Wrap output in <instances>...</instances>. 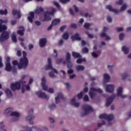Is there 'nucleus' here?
I'll use <instances>...</instances> for the list:
<instances>
[{"label":"nucleus","instance_id":"obj_37","mask_svg":"<svg viewBox=\"0 0 131 131\" xmlns=\"http://www.w3.org/2000/svg\"><path fill=\"white\" fill-rule=\"evenodd\" d=\"M12 111H13V108L8 107L6 110H5V112H4V114H8Z\"/></svg>","mask_w":131,"mask_h":131},{"label":"nucleus","instance_id":"obj_51","mask_svg":"<svg viewBox=\"0 0 131 131\" xmlns=\"http://www.w3.org/2000/svg\"><path fill=\"white\" fill-rule=\"evenodd\" d=\"M19 41H21V42H20V46H21V47H25V45L24 42H23L24 41V38H19Z\"/></svg>","mask_w":131,"mask_h":131},{"label":"nucleus","instance_id":"obj_44","mask_svg":"<svg viewBox=\"0 0 131 131\" xmlns=\"http://www.w3.org/2000/svg\"><path fill=\"white\" fill-rule=\"evenodd\" d=\"M124 35L123 33H120L119 35V39L120 41H122L124 39Z\"/></svg>","mask_w":131,"mask_h":131},{"label":"nucleus","instance_id":"obj_23","mask_svg":"<svg viewBox=\"0 0 131 131\" xmlns=\"http://www.w3.org/2000/svg\"><path fill=\"white\" fill-rule=\"evenodd\" d=\"M60 23V19L59 18H55L52 21L51 24L53 26H55L58 25Z\"/></svg>","mask_w":131,"mask_h":131},{"label":"nucleus","instance_id":"obj_7","mask_svg":"<svg viewBox=\"0 0 131 131\" xmlns=\"http://www.w3.org/2000/svg\"><path fill=\"white\" fill-rule=\"evenodd\" d=\"M10 88L11 90L13 92L16 90H19L21 89V84L20 82H16L14 83H12L10 85Z\"/></svg>","mask_w":131,"mask_h":131},{"label":"nucleus","instance_id":"obj_12","mask_svg":"<svg viewBox=\"0 0 131 131\" xmlns=\"http://www.w3.org/2000/svg\"><path fill=\"white\" fill-rule=\"evenodd\" d=\"M117 97H120L121 98L124 99L126 98V95H124L122 94L123 93V88L122 87H119L117 89Z\"/></svg>","mask_w":131,"mask_h":131},{"label":"nucleus","instance_id":"obj_53","mask_svg":"<svg viewBox=\"0 0 131 131\" xmlns=\"http://www.w3.org/2000/svg\"><path fill=\"white\" fill-rule=\"evenodd\" d=\"M49 76L50 77L54 78L55 77V75L52 72H50L49 73Z\"/></svg>","mask_w":131,"mask_h":131},{"label":"nucleus","instance_id":"obj_45","mask_svg":"<svg viewBox=\"0 0 131 131\" xmlns=\"http://www.w3.org/2000/svg\"><path fill=\"white\" fill-rule=\"evenodd\" d=\"M105 121L104 120H102L101 123H98L97 124V126L98 127H100L101 126H102V125H105Z\"/></svg>","mask_w":131,"mask_h":131},{"label":"nucleus","instance_id":"obj_6","mask_svg":"<svg viewBox=\"0 0 131 131\" xmlns=\"http://www.w3.org/2000/svg\"><path fill=\"white\" fill-rule=\"evenodd\" d=\"M48 65L46 66L45 67V70H48L51 69L53 71L54 73L58 74V72L57 71V70L52 67V60L50 58H48Z\"/></svg>","mask_w":131,"mask_h":131},{"label":"nucleus","instance_id":"obj_43","mask_svg":"<svg viewBox=\"0 0 131 131\" xmlns=\"http://www.w3.org/2000/svg\"><path fill=\"white\" fill-rule=\"evenodd\" d=\"M83 101L88 102L89 101V98L88 95H85L83 97Z\"/></svg>","mask_w":131,"mask_h":131},{"label":"nucleus","instance_id":"obj_39","mask_svg":"<svg viewBox=\"0 0 131 131\" xmlns=\"http://www.w3.org/2000/svg\"><path fill=\"white\" fill-rule=\"evenodd\" d=\"M8 11L7 9L4 10V11L2 10H0V15H7Z\"/></svg>","mask_w":131,"mask_h":131},{"label":"nucleus","instance_id":"obj_24","mask_svg":"<svg viewBox=\"0 0 131 131\" xmlns=\"http://www.w3.org/2000/svg\"><path fill=\"white\" fill-rule=\"evenodd\" d=\"M35 118V117L34 116H29L26 118V120L27 121H30V124H33V122L31 121L32 120H34Z\"/></svg>","mask_w":131,"mask_h":131},{"label":"nucleus","instance_id":"obj_14","mask_svg":"<svg viewBox=\"0 0 131 131\" xmlns=\"http://www.w3.org/2000/svg\"><path fill=\"white\" fill-rule=\"evenodd\" d=\"M10 116L14 117L13 118V121H17L19 119V113L17 112H11Z\"/></svg>","mask_w":131,"mask_h":131},{"label":"nucleus","instance_id":"obj_36","mask_svg":"<svg viewBox=\"0 0 131 131\" xmlns=\"http://www.w3.org/2000/svg\"><path fill=\"white\" fill-rule=\"evenodd\" d=\"M83 27L84 28H85V29L89 30L90 29V27H91V25L89 23H84V25H83Z\"/></svg>","mask_w":131,"mask_h":131},{"label":"nucleus","instance_id":"obj_4","mask_svg":"<svg viewBox=\"0 0 131 131\" xmlns=\"http://www.w3.org/2000/svg\"><path fill=\"white\" fill-rule=\"evenodd\" d=\"M82 109H83L84 113L81 114V117L86 116L88 114L93 112V108L91 105L88 104L83 105Z\"/></svg>","mask_w":131,"mask_h":131},{"label":"nucleus","instance_id":"obj_42","mask_svg":"<svg viewBox=\"0 0 131 131\" xmlns=\"http://www.w3.org/2000/svg\"><path fill=\"white\" fill-rule=\"evenodd\" d=\"M49 108H50V110H54L56 108V104L53 103L49 106Z\"/></svg>","mask_w":131,"mask_h":131},{"label":"nucleus","instance_id":"obj_19","mask_svg":"<svg viewBox=\"0 0 131 131\" xmlns=\"http://www.w3.org/2000/svg\"><path fill=\"white\" fill-rule=\"evenodd\" d=\"M71 104L74 106L75 107H78L80 105V103L76 102L75 98H73L71 100Z\"/></svg>","mask_w":131,"mask_h":131},{"label":"nucleus","instance_id":"obj_55","mask_svg":"<svg viewBox=\"0 0 131 131\" xmlns=\"http://www.w3.org/2000/svg\"><path fill=\"white\" fill-rule=\"evenodd\" d=\"M60 3L61 4H67V3H69L70 0H59Z\"/></svg>","mask_w":131,"mask_h":131},{"label":"nucleus","instance_id":"obj_49","mask_svg":"<svg viewBox=\"0 0 131 131\" xmlns=\"http://www.w3.org/2000/svg\"><path fill=\"white\" fill-rule=\"evenodd\" d=\"M64 85L66 86L67 89L69 91L71 88V86L70 85V83L69 82H66L64 83Z\"/></svg>","mask_w":131,"mask_h":131},{"label":"nucleus","instance_id":"obj_33","mask_svg":"<svg viewBox=\"0 0 131 131\" xmlns=\"http://www.w3.org/2000/svg\"><path fill=\"white\" fill-rule=\"evenodd\" d=\"M43 9L41 7L38 8L36 9V10H35V13L36 14H40L41 12H43Z\"/></svg>","mask_w":131,"mask_h":131},{"label":"nucleus","instance_id":"obj_59","mask_svg":"<svg viewBox=\"0 0 131 131\" xmlns=\"http://www.w3.org/2000/svg\"><path fill=\"white\" fill-rule=\"evenodd\" d=\"M48 92L50 93V94H53L54 93V90L53 88H49L47 90Z\"/></svg>","mask_w":131,"mask_h":131},{"label":"nucleus","instance_id":"obj_16","mask_svg":"<svg viewBox=\"0 0 131 131\" xmlns=\"http://www.w3.org/2000/svg\"><path fill=\"white\" fill-rule=\"evenodd\" d=\"M47 43V40L46 38H43L39 40V45L40 48L44 47Z\"/></svg>","mask_w":131,"mask_h":131},{"label":"nucleus","instance_id":"obj_35","mask_svg":"<svg viewBox=\"0 0 131 131\" xmlns=\"http://www.w3.org/2000/svg\"><path fill=\"white\" fill-rule=\"evenodd\" d=\"M6 23L5 21H4L2 19H0V26L2 27H5V29L2 30V31H6L7 29V27L6 25H2L3 24Z\"/></svg>","mask_w":131,"mask_h":131},{"label":"nucleus","instance_id":"obj_61","mask_svg":"<svg viewBox=\"0 0 131 131\" xmlns=\"http://www.w3.org/2000/svg\"><path fill=\"white\" fill-rule=\"evenodd\" d=\"M92 56L93 58H95L98 57V55L95 52H92Z\"/></svg>","mask_w":131,"mask_h":131},{"label":"nucleus","instance_id":"obj_2","mask_svg":"<svg viewBox=\"0 0 131 131\" xmlns=\"http://www.w3.org/2000/svg\"><path fill=\"white\" fill-rule=\"evenodd\" d=\"M127 8V5L126 4H123L119 10L113 9L111 5H107L106 6V10H108L110 12H113L115 14H119L120 12H124L125 10H126Z\"/></svg>","mask_w":131,"mask_h":131},{"label":"nucleus","instance_id":"obj_54","mask_svg":"<svg viewBox=\"0 0 131 131\" xmlns=\"http://www.w3.org/2000/svg\"><path fill=\"white\" fill-rule=\"evenodd\" d=\"M70 28L71 29H77V25L75 24H72L70 25Z\"/></svg>","mask_w":131,"mask_h":131},{"label":"nucleus","instance_id":"obj_57","mask_svg":"<svg viewBox=\"0 0 131 131\" xmlns=\"http://www.w3.org/2000/svg\"><path fill=\"white\" fill-rule=\"evenodd\" d=\"M116 30H117V32H121L123 31V28L122 27H117Z\"/></svg>","mask_w":131,"mask_h":131},{"label":"nucleus","instance_id":"obj_50","mask_svg":"<svg viewBox=\"0 0 131 131\" xmlns=\"http://www.w3.org/2000/svg\"><path fill=\"white\" fill-rule=\"evenodd\" d=\"M41 85L46 84V79L45 77H42L41 79Z\"/></svg>","mask_w":131,"mask_h":131},{"label":"nucleus","instance_id":"obj_41","mask_svg":"<svg viewBox=\"0 0 131 131\" xmlns=\"http://www.w3.org/2000/svg\"><path fill=\"white\" fill-rule=\"evenodd\" d=\"M85 34L88 35L89 38H90L91 39L94 38V36L92 34H90L89 31H85Z\"/></svg>","mask_w":131,"mask_h":131},{"label":"nucleus","instance_id":"obj_32","mask_svg":"<svg viewBox=\"0 0 131 131\" xmlns=\"http://www.w3.org/2000/svg\"><path fill=\"white\" fill-rule=\"evenodd\" d=\"M11 39L12 40V41L13 42H17L16 34L14 32H13V33H12V35H11Z\"/></svg>","mask_w":131,"mask_h":131},{"label":"nucleus","instance_id":"obj_10","mask_svg":"<svg viewBox=\"0 0 131 131\" xmlns=\"http://www.w3.org/2000/svg\"><path fill=\"white\" fill-rule=\"evenodd\" d=\"M36 95L38 96V97L46 99V100H49V96H47L45 93L41 92V91H37L36 92Z\"/></svg>","mask_w":131,"mask_h":131},{"label":"nucleus","instance_id":"obj_28","mask_svg":"<svg viewBox=\"0 0 131 131\" xmlns=\"http://www.w3.org/2000/svg\"><path fill=\"white\" fill-rule=\"evenodd\" d=\"M71 56L69 52H67L66 56V61L67 63H70L71 61Z\"/></svg>","mask_w":131,"mask_h":131},{"label":"nucleus","instance_id":"obj_5","mask_svg":"<svg viewBox=\"0 0 131 131\" xmlns=\"http://www.w3.org/2000/svg\"><path fill=\"white\" fill-rule=\"evenodd\" d=\"M99 118L100 119H104L105 120H106V121H107L108 122V125H111L112 124L111 123V121L113 120L114 118V116L113 114H109V115H107L106 114H100L99 116Z\"/></svg>","mask_w":131,"mask_h":131},{"label":"nucleus","instance_id":"obj_52","mask_svg":"<svg viewBox=\"0 0 131 131\" xmlns=\"http://www.w3.org/2000/svg\"><path fill=\"white\" fill-rule=\"evenodd\" d=\"M63 60V59L62 58H59V59H57L56 60V64H60Z\"/></svg>","mask_w":131,"mask_h":131},{"label":"nucleus","instance_id":"obj_48","mask_svg":"<svg viewBox=\"0 0 131 131\" xmlns=\"http://www.w3.org/2000/svg\"><path fill=\"white\" fill-rule=\"evenodd\" d=\"M42 89L45 91H48V86L46 85V84H41Z\"/></svg>","mask_w":131,"mask_h":131},{"label":"nucleus","instance_id":"obj_25","mask_svg":"<svg viewBox=\"0 0 131 131\" xmlns=\"http://www.w3.org/2000/svg\"><path fill=\"white\" fill-rule=\"evenodd\" d=\"M91 91H95V92H97V93H98L99 94H102L103 93L102 90L101 89H99V88L96 89L95 88L92 87V88H91Z\"/></svg>","mask_w":131,"mask_h":131},{"label":"nucleus","instance_id":"obj_26","mask_svg":"<svg viewBox=\"0 0 131 131\" xmlns=\"http://www.w3.org/2000/svg\"><path fill=\"white\" fill-rule=\"evenodd\" d=\"M121 50L125 55H127L129 53V49L128 48H127L126 46H123L122 47Z\"/></svg>","mask_w":131,"mask_h":131},{"label":"nucleus","instance_id":"obj_13","mask_svg":"<svg viewBox=\"0 0 131 131\" xmlns=\"http://www.w3.org/2000/svg\"><path fill=\"white\" fill-rule=\"evenodd\" d=\"M60 99H64V96L62 93L59 92L57 93V97L55 98V103L56 104H58L60 102Z\"/></svg>","mask_w":131,"mask_h":131},{"label":"nucleus","instance_id":"obj_3","mask_svg":"<svg viewBox=\"0 0 131 131\" xmlns=\"http://www.w3.org/2000/svg\"><path fill=\"white\" fill-rule=\"evenodd\" d=\"M56 12L55 8H52L51 12L49 11H45L44 12V19L42 21H48L52 19V16H53Z\"/></svg>","mask_w":131,"mask_h":131},{"label":"nucleus","instance_id":"obj_34","mask_svg":"<svg viewBox=\"0 0 131 131\" xmlns=\"http://www.w3.org/2000/svg\"><path fill=\"white\" fill-rule=\"evenodd\" d=\"M5 93H6V95H7V96L10 97H12V93L9 89H6V91H5Z\"/></svg>","mask_w":131,"mask_h":131},{"label":"nucleus","instance_id":"obj_20","mask_svg":"<svg viewBox=\"0 0 131 131\" xmlns=\"http://www.w3.org/2000/svg\"><path fill=\"white\" fill-rule=\"evenodd\" d=\"M19 29H21V30H17V34L19 35L20 36H24V31H25L24 27L23 26H20L19 27Z\"/></svg>","mask_w":131,"mask_h":131},{"label":"nucleus","instance_id":"obj_15","mask_svg":"<svg viewBox=\"0 0 131 131\" xmlns=\"http://www.w3.org/2000/svg\"><path fill=\"white\" fill-rule=\"evenodd\" d=\"M71 38L72 41L75 40L80 41L81 40V38L79 36L78 33H76L74 35L72 36Z\"/></svg>","mask_w":131,"mask_h":131},{"label":"nucleus","instance_id":"obj_56","mask_svg":"<svg viewBox=\"0 0 131 131\" xmlns=\"http://www.w3.org/2000/svg\"><path fill=\"white\" fill-rule=\"evenodd\" d=\"M123 3V0H118L116 2V5H119V6H121Z\"/></svg>","mask_w":131,"mask_h":131},{"label":"nucleus","instance_id":"obj_21","mask_svg":"<svg viewBox=\"0 0 131 131\" xmlns=\"http://www.w3.org/2000/svg\"><path fill=\"white\" fill-rule=\"evenodd\" d=\"M12 66L10 62H6V67H5V71L9 72L12 71Z\"/></svg>","mask_w":131,"mask_h":131},{"label":"nucleus","instance_id":"obj_30","mask_svg":"<svg viewBox=\"0 0 131 131\" xmlns=\"http://www.w3.org/2000/svg\"><path fill=\"white\" fill-rule=\"evenodd\" d=\"M62 38L64 40H68L69 38V34L68 32H64L62 35Z\"/></svg>","mask_w":131,"mask_h":131},{"label":"nucleus","instance_id":"obj_31","mask_svg":"<svg viewBox=\"0 0 131 131\" xmlns=\"http://www.w3.org/2000/svg\"><path fill=\"white\" fill-rule=\"evenodd\" d=\"M94 92L95 91L90 90L89 92V96L91 99H94L96 95V93H95Z\"/></svg>","mask_w":131,"mask_h":131},{"label":"nucleus","instance_id":"obj_62","mask_svg":"<svg viewBox=\"0 0 131 131\" xmlns=\"http://www.w3.org/2000/svg\"><path fill=\"white\" fill-rule=\"evenodd\" d=\"M82 52L84 53H89V49L87 48H84L82 49Z\"/></svg>","mask_w":131,"mask_h":131},{"label":"nucleus","instance_id":"obj_64","mask_svg":"<svg viewBox=\"0 0 131 131\" xmlns=\"http://www.w3.org/2000/svg\"><path fill=\"white\" fill-rule=\"evenodd\" d=\"M54 5L56 6V8L58 9H59L60 8V6L58 3L57 2H54Z\"/></svg>","mask_w":131,"mask_h":131},{"label":"nucleus","instance_id":"obj_58","mask_svg":"<svg viewBox=\"0 0 131 131\" xmlns=\"http://www.w3.org/2000/svg\"><path fill=\"white\" fill-rule=\"evenodd\" d=\"M12 64H13L14 66H17V67H18V65H19L20 63H18V61L15 60L12 61Z\"/></svg>","mask_w":131,"mask_h":131},{"label":"nucleus","instance_id":"obj_11","mask_svg":"<svg viewBox=\"0 0 131 131\" xmlns=\"http://www.w3.org/2000/svg\"><path fill=\"white\" fill-rule=\"evenodd\" d=\"M116 98V95H113L106 98V102L105 103V106L108 107L113 102L114 99Z\"/></svg>","mask_w":131,"mask_h":131},{"label":"nucleus","instance_id":"obj_22","mask_svg":"<svg viewBox=\"0 0 131 131\" xmlns=\"http://www.w3.org/2000/svg\"><path fill=\"white\" fill-rule=\"evenodd\" d=\"M72 56L74 58H81V56L79 53L75 52L74 51L72 52Z\"/></svg>","mask_w":131,"mask_h":131},{"label":"nucleus","instance_id":"obj_47","mask_svg":"<svg viewBox=\"0 0 131 131\" xmlns=\"http://www.w3.org/2000/svg\"><path fill=\"white\" fill-rule=\"evenodd\" d=\"M67 68L68 69H71L73 67V64L71 63V61H70V62H67Z\"/></svg>","mask_w":131,"mask_h":131},{"label":"nucleus","instance_id":"obj_40","mask_svg":"<svg viewBox=\"0 0 131 131\" xmlns=\"http://www.w3.org/2000/svg\"><path fill=\"white\" fill-rule=\"evenodd\" d=\"M83 93L82 92H80L79 93L77 94V97L78 99H81L83 97Z\"/></svg>","mask_w":131,"mask_h":131},{"label":"nucleus","instance_id":"obj_9","mask_svg":"<svg viewBox=\"0 0 131 131\" xmlns=\"http://www.w3.org/2000/svg\"><path fill=\"white\" fill-rule=\"evenodd\" d=\"M115 85L114 84H107L105 86V91L106 93L113 94L114 92Z\"/></svg>","mask_w":131,"mask_h":131},{"label":"nucleus","instance_id":"obj_18","mask_svg":"<svg viewBox=\"0 0 131 131\" xmlns=\"http://www.w3.org/2000/svg\"><path fill=\"white\" fill-rule=\"evenodd\" d=\"M12 15H13V16L17 15V18H18V19L21 17L20 11L15 9H12Z\"/></svg>","mask_w":131,"mask_h":131},{"label":"nucleus","instance_id":"obj_27","mask_svg":"<svg viewBox=\"0 0 131 131\" xmlns=\"http://www.w3.org/2000/svg\"><path fill=\"white\" fill-rule=\"evenodd\" d=\"M85 69V67L81 65H78L76 67V70L77 71H83Z\"/></svg>","mask_w":131,"mask_h":131},{"label":"nucleus","instance_id":"obj_8","mask_svg":"<svg viewBox=\"0 0 131 131\" xmlns=\"http://www.w3.org/2000/svg\"><path fill=\"white\" fill-rule=\"evenodd\" d=\"M9 34L7 31H2V33H1V36H0V42H3L5 40H7L9 38Z\"/></svg>","mask_w":131,"mask_h":131},{"label":"nucleus","instance_id":"obj_38","mask_svg":"<svg viewBox=\"0 0 131 131\" xmlns=\"http://www.w3.org/2000/svg\"><path fill=\"white\" fill-rule=\"evenodd\" d=\"M121 76H122V80H125L127 78V77H128V75L127 73H124L121 74Z\"/></svg>","mask_w":131,"mask_h":131},{"label":"nucleus","instance_id":"obj_17","mask_svg":"<svg viewBox=\"0 0 131 131\" xmlns=\"http://www.w3.org/2000/svg\"><path fill=\"white\" fill-rule=\"evenodd\" d=\"M35 17V13L34 12H30V16H28V20L31 24L33 22V19Z\"/></svg>","mask_w":131,"mask_h":131},{"label":"nucleus","instance_id":"obj_60","mask_svg":"<svg viewBox=\"0 0 131 131\" xmlns=\"http://www.w3.org/2000/svg\"><path fill=\"white\" fill-rule=\"evenodd\" d=\"M106 20L109 23H111L112 22V18L110 16H107Z\"/></svg>","mask_w":131,"mask_h":131},{"label":"nucleus","instance_id":"obj_1","mask_svg":"<svg viewBox=\"0 0 131 131\" xmlns=\"http://www.w3.org/2000/svg\"><path fill=\"white\" fill-rule=\"evenodd\" d=\"M23 56L24 58H20L19 60V64H18V69L22 68L26 69L28 66L29 61L27 56V53L25 51H23Z\"/></svg>","mask_w":131,"mask_h":131},{"label":"nucleus","instance_id":"obj_46","mask_svg":"<svg viewBox=\"0 0 131 131\" xmlns=\"http://www.w3.org/2000/svg\"><path fill=\"white\" fill-rule=\"evenodd\" d=\"M67 28V26L66 25H63L61 26L60 28H59V30L61 32H63L64 30Z\"/></svg>","mask_w":131,"mask_h":131},{"label":"nucleus","instance_id":"obj_63","mask_svg":"<svg viewBox=\"0 0 131 131\" xmlns=\"http://www.w3.org/2000/svg\"><path fill=\"white\" fill-rule=\"evenodd\" d=\"M106 34L105 32H102L101 34H100V36L103 38V37H106Z\"/></svg>","mask_w":131,"mask_h":131},{"label":"nucleus","instance_id":"obj_29","mask_svg":"<svg viewBox=\"0 0 131 131\" xmlns=\"http://www.w3.org/2000/svg\"><path fill=\"white\" fill-rule=\"evenodd\" d=\"M103 78H104V81L108 82L110 80V76L108 74L105 73L103 75Z\"/></svg>","mask_w":131,"mask_h":131}]
</instances>
